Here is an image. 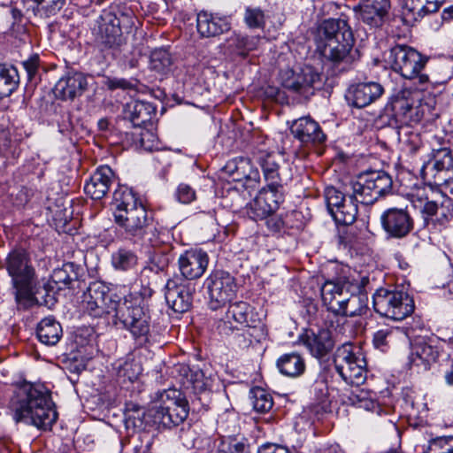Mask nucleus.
<instances>
[{"label": "nucleus", "instance_id": "obj_29", "mask_svg": "<svg viewBox=\"0 0 453 453\" xmlns=\"http://www.w3.org/2000/svg\"><path fill=\"white\" fill-rule=\"evenodd\" d=\"M433 170L434 181L436 184H446L453 180V157L449 149L440 150L434 157Z\"/></svg>", "mask_w": 453, "mask_h": 453}, {"label": "nucleus", "instance_id": "obj_27", "mask_svg": "<svg viewBox=\"0 0 453 453\" xmlns=\"http://www.w3.org/2000/svg\"><path fill=\"white\" fill-rule=\"evenodd\" d=\"M196 27L203 37H213L230 30L231 24L226 17L201 12L197 15Z\"/></svg>", "mask_w": 453, "mask_h": 453}, {"label": "nucleus", "instance_id": "obj_61", "mask_svg": "<svg viewBox=\"0 0 453 453\" xmlns=\"http://www.w3.org/2000/svg\"><path fill=\"white\" fill-rule=\"evenodd\" d=\"M39 56L33 55L27 60L22 63L23 67L25 68L28 80L32 81L36 75L39 68Z\"/></svg>", "mask_w": 453, "mask_h": 453}, {"label": "nucleus", "instance_id": "obj_11", "mask_svg": "<svg viewBox=\"0 0 453 453\" xmlns=\"http://www.w3.org/2000/svg\"><path fill=\"white\" fill-rule=\"evenodd\" d=\"M414 208L420 211L425 219L439 215L441 223L453 218V201L447 196L434 193L431 188L418 187L408 194Z\"/></svg>", "mask_w": 453, "mask_h": 453}, {"label": "nucleus", "instance_id": "obj_41", "mask_svg": "<svg viewBox=\"0 0 453 453\" xmlns=\"http://www.w3.org/2000/svg\"><path fill=\"white\" fill-rule=\"evenodd\" d=\"M171 239L172 234L170 229L167 227L155 226L153 220L151 228L146 233L144 240L142 242H138V244L148 243L154 248L163 246V250H171Z\"/></svg>", "mask_w": 453, "mask_h": 453}, {"label": "nucleus", "instance_id": "obj_30", "mask_svg": "<svg viewBox=\"0 0 453 453\" xmlns=\"http://www.w3.org/2000/svg\"><path fill=\"white\" fill-rule=\"evenodd\" d=\"M438 349L423 341H418L411 346L410 362L412 365L421 366L425 370L429 368L431 363L438 357Z\"/></svg>", "mask_w": 453, "mask_h": 453}, {"label": "nucleus", "instance_id": "obj_48", "mask_svg": "<svg viewBox=\"0 0 453 453\" xmlns=\"http://www.w3.org/2000/svg\"><path fill=\"white\" fill-rule=\"evenodd\" d=\"M250 399L253 408L257 412H268L273 406V400L271 394L259 387L251 389Z\"/></svg>", "mask_w": 453, "mask_h": 453}, {"label": "nucleus", "instance_id": "obj_37", "mask_svg": "<svg viewBox=\"0 0 453 453\" xmlns=\"http://www.w3.org/2000/svg\"><path fill=\"white\" fill-rule=\"evenodd\" d=\"M367 181L378 199L392 191L393 180L391 176L384 171H371L364 173Z\"/></svg>", "mask_w": 453, "mask_h": 453}, {"label": "nucleus", "instance_id": "obj_40", "mask_svg": "<svg viewBox=\"0 0 453 453\" xmlns=\"http://www.w3.org/2000/svg\"><path fill=\"white\" fill-rule=\"evenodd\" d=\"M349 400L357 408L364 409L367 411L380 415L382 409L375 399V393L365 390L364 388H356L350 394Z\"/></svg>", "mask_w": 453, "mask_h": 453}, {"label": "nucleus", "instance_id": "obj_12", "mask_svg": "<svg viewBox=\"0 0 453 453\" xmlns=\"http://www.w3.org/2000/svg\"><path fill=\"white\" fill-rule=\"evenodd\" d=\"M262 323L254 308L248 303H230L223 318L215 322V329L221 335H231L244 327H256Z\"/></svg>", "mask_w": 453, "mask_h": 453}, {"label": "nucleus", "instance_id": "obj_36", "mask_svg": "<svg viewBox=\"0 0 453 453\" xmlns=\"http://www.w3.org/2000/svg\"><path fill=\"white\" fill-rule=\"evenodd\" d=\"M241 330V333L234 336L233 344L242 349L249 348L253 342H261L267 334V330L263 323L256 327H244Z\"/></svg>", "mask_w": 453, "mask_h": 453}, {"label": "nucleus", "instance_id": "obj_63", "mask_svg": "<svg viewBox=\"0 0 453 453\" xmlns=\"http://www.w3.org/2000/svg\"><path fill=\"white\" fill-rule=\"evenodd\" d=\"M257 453H291L286 447L275 444H265L258 449Z\"/></svg>", "mask_w": 453, "mask_h": 453}, {"label": "nucleus", "instance_id": "obj_62", "mask_svg": "<svg viewBox=\"0 0 453 453\" xmlns=\"http://www.w3.org/2000/svg\"><path fill=\"white\" fill-rule=\"evenodd\" d=\"M203 377L204 375L201 371H196L190 374L189 381L192 384L193 389L197 393L203 392L207 388V383Z\"/></svg>", "mask_w": 453, "mask_h": 453}, {"label": "nucleus", "instance_id": "obj_59", "mask_svg": "<svg viewBox=\"0 0 453 453\" xmlns=\"http://www.w3.org/2000/svg\"><path fill=\"white\" fill-rule=\"evenodd\" d=\"M139 142L145 150H153L158 147L157 136L150 130L143 129L140 133Z\"/></svg>", "mask_w": 453, "mask_h": 453}, {"label": "nucleus", "instance_id": "obj_1", "mask_svg": "<svg viewBox=\"0 0 453 453\" xmlns=\"http://www.w3.org/2000/svg\"><path fill=\"white\" fill-rule=\"evenodd\" d=\"M154 291L149 286L134 287L121 300L117 295L100 282L89 285L83 294L82 306L92 317L101 318L114 312V323L127 330L138 347L150 342V315L146 308V301Z\"/></svg>", "mask_w": 453, "mask_h": 453}, {"label": "nucleus", "instance_id": "obj_6", "mask_svg": "<svg viewBox=\"0 0 453 453\" xmlns=\"http://www.w3.org/2000/svg\"><path fill=\"white\" fill-rule=\"evenodd\" d=\"M4 266L12 278L17 303H30L35 270L28 253L21 249L12 250L5 258Z\"/></svg>", "mask_w": 453, "mask_h": 453}, {"label": "nucleus", "instance_id": "obj_51", "mask_svg": "<svg viewBox=\"0 0 453 453\" xmlns=\"http://www.w3.org/2000/svg\"><path fill=\"white\" fill-rule=\"evenodd\" d=\"M0 153L6 157L19 155L17 140H12L10 131L3 127H0Z\"/></svg>", "mask_w": 453, "mask_h": 453}, {"label": "nucleus", "instance_id": "obj_52", "mask_svg": "<svg viewBox=\"0 0 453 453\" xmlns=\"http://www.w3.org/2000/svg\"><path fill=\"white\" fill-rule=\"evenodd\" d=\"M346 196H348L346 189L344 192L337 189L334 187H326L325 189V199L326 202V206L328 211L333 216V212L334 210L339 208L342 203L346 201Z\"/></svg>", "mask_w": 453, "mask_h": 453}, {"label": "nucleus", "instance_id": "obj_17", "mask_svg": "<svg viewBox=\"0 0 453 453\" xmlns=\"http://www.w3.org/2000/svg\"><path fill=\"white\" fill-rule=\"evenodd\" d=\"M350 283L345 280L326 281L321 287V298L327 311L340 316L349 294Z\"/></svg>", "mask_w": 453, "mask_h": 453}, {"label": "nucleus", "instance_id": "obj_5", "mask_svg": "<svg viewBox=\"0 0 453 453\" xmlns=\"http://www.w3.org/2000/svg\"><path fill=\"white\" fill-rule=\"evenodd\" d=\"M137 18L130 9L118 13L103 11L96 20V38L101 50H118L126 43L124 34L131 33Z\"/></svg>", "mask_w": 453, "mask_h": 453}, {"label": "nucleus", "instance_id": "obj_10", "mask_svg": "<svg viewBox=\"0 0 453 453\" xmlns=\"http://www.w3.org/2000/svg\"><path fill=\"white\" fill-rule=\"evenodd\" d=\"M374 311L380 316L393 319L403 320L414 311L412 297L403 290L380 288L373 296Z\"/></svg>", "mask_w": 453, "mask_h": 453}, {"label": "nucleus", "instance_id": "obj_18", "mask_svg": "<svg viewBox=\"0 0 453 453\" xmlns=\"http://www.w3.org/2000/svg\"><path fill=\"white\" fill-rule=\"evenodd\" d=\"M383 94L384 88L379 82H359L348 88L346 99L352 107L361 109L375 103Z\"/></svg>", "mask_w": 453, "mask_h": 453}, {"label": "nucleus", "instance_id": "obj_24", "mask_svg": "<svg viewBox=\"0 0 453 453\" xmlns=\"http://www.w3.org/2000/svg\"><path fill=\"white\" fill-rule=\"evenodd\" d=\"M221 175L229 181L258 182L260 180L258 171L253 169L250 161L243 157L229 160L221 169Z\"/></svg>", "mask_w": 453, "mask_h": 453}, {"label": "nucleus", "instance_id": "obj_43", "mask_svg": "<svg viewBox=\"0 0 453 453\" xmlns=\"http://www.w3.org/2000/svg\"><path fill=\"white\" fill-rule=\"evenodd\" d=\"M409 90L400 91L392 101V109L396 116L401 117L404 121L411 120L414 110V101L410 97Z\"/></svg>", "mask_w": 453, "mask_h": 453}, {"label": "nucleus", "instance_id": "obj_49", "mask_svg": "<svg viewBox=\"0 0 453 453\" xmlns=\"http://www.w3.org/2000/svg\"><path fill=\"white\" fill-rule=\"evenodd\" d=\"M219 453H250V444L245 438L228 437L220 442Z\"/></svg>", "mask_w": 453, "mask_h": 453}, {"label": "nucleus", "instance_id": "obj_2", "mask_svg": "<svg viewBox=\"0 0 453 453\" xmlns=\"http://www.w3.org/2000/svg\"><path fill=\"white\" fill-rule=\"evenodd\" d=\"M9 413L15 423L48 430L56 423L58 413L50 392L41 384L25 383L9 403Z\"/></svg>", "mask_w": 453, "mask_h": 453}, {"label": "nucleus", "instance_id": "obj_34", "mask_svg": "<svg viewBox=\"0 0 453 453\" xmlns=\"http://www.w3.org/2000/svg\"><path fill=\"white\" fill-rule=\"evenodd\" d=\"M298 94L309 96L313 94V89L321 86V73L311 65H304L298 72Z\"/></svg>", "mask_w": 453, "mask_h": 453}, {"label": "nucleus", "instance_id": "obj_33", "mask_svg": "<svg viewBox=\"0 0 453 453\" xmlns=\"http://www.w3.org/2000/svg\"><path fill=\"white\" fill-rule=\"evenodd\" d=\"M78 279V273L73 263L65 264L61 268L53 271L48 288L51 291H58L69 288L71 283Z\"/></svg>", "mask_w": 453, "mask_h": 453}, {"label": "nucleus", "instance_id": "obj_9", "mask_svg": "<svg viewBox=\"0 0 453 453\" xmlns=\"http://www.w3.org/2000/svg\"><path fill=\"white\" fill-rule=\"evenodd\" d=\"M337 373L348 384L359 386L366 379V360L359 348L351 343L338 347L334 355Z\"/></svg>", "mask_w": 453, "mask_h": 453}, {"label": "nucleus", "instance_id": "obj_45", "mask_svg": "<svg viewBox=\"0 0 453 453\" xmlns=\"http://www.w3.org/2000/svg\"><path fill=\"white\" fill-rule=\"evenodd\" d=\"M358 208L354 199L349 198L333 212V218L336 223L342 225H352L357 217Z\"/></svg>", "mask_w": 453, "mask_h": 453}, {"label": "nucleus", "instance_id": "obj_64", "mask_svg": "<svg viewBox=\"0 0 453 453\" xmlns=\"http://www.w3.org/2000/svg\"><path fill=\"white\" fill-rule=\"evenodd\" d=\"M421 5H423V12L425 15L428 13H433L438 11L441 0H420Z\"/></svg>", "mask_w": 453, "mask_h": 453}, {"label": "nucleus", "instance_id": "obj_54", "mask_svg": "<svg viewBox=\"0 0 453 453\" xmlns=\"http://www.w3.org/2000/svg\"><path fill=\"white\" fill-rule=\"evenodd\" d=\"M280 84L288 90L298 94V72L292 69L281 70L279 76Z\"/></svg>", "mask_w": 453, "mask_h": 453}, {"label": "nucleus", "instance_id": "obj_19", "mask_svg": "<svg viewBox=\"0 0 453 453\" xmlns=\"http://www.w3.org/2000/svg\"><path fill=\"white\" fill-rule=\"evenodd\" d=\"M209 264L207 253L202 250H189L178 259L180 277L188 281L203 276Z\"/></svg>", "mask_w": 453, "mask_h": 453}, {"label": "nucleus", "instance_id": "obj_32", "mask_svg": "<svg viewBox=\"0 0 453 453\" xmlns=\"http://www.w3.org/2000/svg\"><path fill=\"white\" fill-rule=\"evenodd\" d=\"M277 367L280 372L287 377L296 378L305 371V361L297 352L287 353L277 360Z\"/></svg>", "mask_w": 453, "mask_h": 453}, {"label": "nucleus", "instance_id": "obj_15", "mask_svg": "<svg viewBox=\"0 0 453 453\" xmlns=\"http://www.w3.org/2000/svg\"><path fill=\"white\" fill-rule=\"evenodd\" d=\"M191 284L179 275L169 279L165 287V298L168 306L175 312H185L192 304Z\"/></svg>", "mask_w": 453, "mask_h": 453}, {"label": "nucleus", "instance_id": "obj_8", "mask_svg": "<svg viewBox=\"0 0 453 453\" xmlns=\"http://www.w3.org/2000/svg\"><path fill=\"white\" fill-rule=\"evenodd\" d=\"M388 60L393 71L399 73L403 78L416 79L419 85L429 82L428 75L422 73L428 58L414 48L405 44H396L390 49Z\"/></svg>", "mask_w": 453, "mask_h": 453}, {"label": "nucleus", "instance_id": "obj_35", "mask_svg": "<svg viewBox=\"0 0 453 453\" xmlns=\"http://www.w3.org/2000/svg\"><path fill=\"white\" fill-rule=\"evenodd\" d=\"M280 159V157L275 153L260 152L258 163L263 170L266 183H281Z\"/></svg>", "mask_w": 453, "mask_h": 453}, {"label": "nucleus", "instance_id": "obj_31", "mask_svg": "<svg viewBox=\"0 0 453 453\" xmlns=\"http://www.w3.org/2000/svg\"><path fill=\"white\" fill-rule=\"evenodd\" d=\"M62 334L61 325L52 317L42 319L36 329L39 341L47 346L56 345L61 339Z\"/></svg>", "mask_w": 453, "mask_h": 453}, {"label": "nucleus", "instance_id": "obj_25", "mask_svg": "<svg viewBox=\"0 0 453 453\" xmlns=\"http://www.w3.org/2000/svg\"><path fill=\"white\" fill-rule=\"evenodd\" d=\"M156 112V106L145 100L133 99L124 106V118L134 127H141L150 122Z\"/></svg>", "mask_w": 453, "mask_h": 453}, {"label": "nucleus", "instance_id": "obj_28", "mask_svg": "<svg viewBox=\"0 0 453 453\" xmlns=\"http://www.w3.org/2000/svg\"><path fill=\"white\" fill-rule=\"evenodd\" d=\"M346 192L349 198L362 204H372L378 200L377 195L373 193L364 173L359 174L356 180L346 185Z\"/></svg>", "mask_w": 453, "mask_h": 453}, {"label": "nucleus", "instance_id": "obj_39", "mask_svg": "<svg viewBox=\"0 0 453 453\" xmlns=\"http://www.w3.org/2000/svg\"><path fill=\"white\" fill-rule=\"evenodd\" d=\"M66 0H23L27 10L41 17L56 15L65 4Z\"/></svg>", "mask_w": 453, "mask_h": 453}, {"label": "nucleus", "instance_id": "obj_42", "mask_svg": "<svg viewBox=\"0 0 453 453\" xmlns=\"http://www.w3.org/2000/svg\"><path fill=\"white\" fill-rule=\"evenodd\" d=\"M367 301L368 298L365 294H349L340 316L357 317L365 315L368 311Z\"/></svg>", "mask_w": 453, "mask_h": 453}, {"label": "nucleus", "instance_id": "obj_38", "mask_svg": "<svg viewBox=\"0 0 453 453\" xmlns=\"http://www.w3.org/2000/svg\"><path fill=\"white\" fill-rule=\"evenodd\" d=\"M111 264L116 271L128 272L136 268L138 257L134 250L121 247L111 253Z\"/></svg>", "mask_w": 453, "mask_h": 453}, {"label": "nucleus", "instance_id": "obj_14", "mask_svg": "<svg viewBox=\"0 0 453 453\" xmlns=\"http://www.w3.org/2000/svg\"><path fill=\"white\" fill-rule=\"evenodd\" d=\"M284 201L282 183H267L250 202L247 213L255 219H264L276 211Z\"/></svg>", "mask_w": 453, "mask_h": 453}, {"label": "nucleus", "instance_id": "obj_47", "mask_svg": "<svg viewBox=\"0 0 453 453\" xmlns=\"http://www.w3.org/2000/svg\"><path fill=\"white\" fill-rule=\"evenodd\" d=\"M18 86L16 69L0 65V99L9 96Z\"/></svg>", "mask_w": 453, "mask_h": 453}, {"label": "nucleus", "instance_id": "obj_50", "mask_svg": "<svg viewBox=\"0 0 453 453\" xmlns=\"http://www.w3.org/2000/svg\"><path fill=\"white\" fill-rule=\"evenodd\" d=\"M243 20L251 29L264 28L265 26V12L259 7L248 6L244 12Z\"/></svg>", "mask_w": 453, "mask_h": 453}, {"label": "nucleus", "instance_id": "obj_44", "mask_svg": "<svg viewBox=\"0 0 453 453\" xmlns=\"http://www.w3.org/2000/svg\"><path fill=\"white\" fill-rule=\"evenodd\" d=\"M258 40V37L234 34L227 40V44L236 54L246 57L250 51L257 48Z\"/></svg>", "mask_w": 453, "mask_h": 453}, {"label": "nucleus", "instance_id": "obj_60", "mask_svg": "<svg viewBox=\"0 0 453 453\" xmlns=\"http://www.w3.org/2000/svg\"><path fill=\"white\" fill-rule=\"evenodd\" d=\"M266 226L273 233H279L285 227H288V222L280 215L270 214L266 218Z\"/></svg>", "mask_w": 453, "mask_h": 453}, {"label": "nucleus", "instance_id": "obj_56", "mask_svg": "<svg viewBox=\"0 0 453 453\" xmlns=\"http://www.w3.org/2000/svg\"><path fill=\"white\" fill-rule=\"evenodd\" d=\"M176 199L184 204L190 203L196 198V190L187 183H180L175 191Z\"/></svg>", "mask_w": 453, "mask_h": 453}, {"label": "nucleus", "instance_id": "obj_13", "mask_svg": "<svg viewBox=\"0 0 453 453\" xmlns=\"http://www.w3.org/2000/svg\"><path fill=\"white\" fill-rule=\"evenodd\" d=\"M209 307L218 310L225 306L235 296L237 284L235 279L227 272L214 271L204 280Z\"/></svg>", "mask_w": 453, "mask_h": 453}, {"label": "nucleus", "instance_id": "obj_22", "mask_svg": "<svg viewBox=\"0 0 453 453\" xmlns=\"http://www.w3.org/2000/svg\"><path fill=\"white\" fill-rule=\"evenodd\" d=\"M290 131L303 144H321L326 135L322 131L319 124L311 117H302L296 119L290 127Z\"/></svg>", "mask_w": 453, "mask_h": 453}, {"label": "nucleus", "instance_id": "obj_20", "mask_svg": "<svg viewBox=\"0 0 453 453\" xmlns=\"http://www.w3.org/2000/svg\"><path fill=\"white\" fill-rule=\"evenodd\" d=\"M115 180L112 169L108 165H100L86 181L84 190L92 199L99 200L106 196Z\"/></svg>", "mask_w": 453, "mask_h": 453}, {"label": "nucleus", "instance_id": "obj_57", "mask_svg": "<svg viewBox=\"0 0 453 453\" xmlns=\"http://www.w3.org/2000/svg\"><path fill=\"white\" fill-rule=\"evenodd\" d=\"M170 250H163L162 251H156L151 257V269H155L157 272L164 271L167 268L170 261L171 255Z\"/></svg>", "mask_w": 453, "mask_h": 453}, {"label": "nucleus", "instance_id": "obj_26", "mask_svg": "<svg viewBox=\"0 0 453 453\" xmlns=\"http://www.w3.org/2000/svg\"><path fill=\"white\" fill-rule=\"evenodd\" d=\"M390 7L389 0H361L358 6L362 20L372 26L380 27Z\"/></svg>", "mask_w": 453, "mask_h": 453}, {"label": "nucleus", "instance_id": "obj_4", "mask_svg": "<svg viewBox=\"0 0 453 453\" xmlns=\"http://www.w3.org/2000/svg\"><path fill=\"white\" fill-rule=\"evenodd\" d=\"M319 33L320 38L325 41L322 54L326 58L334 65H349L355 60V39L346 20L326 19L321 24Z\"/></svg>", "mask_w": 453, "mask_h": 453}, {"label": "nucleus", "instance_id": "obj_55", "mask_svg": "<svg viewBox=\"0 0 453 453\" xmlns=\"http://www.w3.org/2000/svg\"><path fill=\"white\" fill-rule=\"evenodd\" d=\"M423 7L420 0H404L403 13L407 18L418 20L425 16Z\"/></svg>", "mask_w": 453, "mask_h": 453}, {"label": "nucleus", "instance_id": "obj_46", "mask_svg": "<svg viewBox=\"0 0 453 453\" xmlns=\"http://www.w3.org/2000/svg\"><path fill=\"white\" fill-rule=\"evenodd\" d=\"M172 65V57L167 50L157 49L151 52L150 67L152 71L165 75L171 72Z\"/></svg>", "mask_w": 453, "mask_h": 453}, {"label": "nucleus", "instance_id": "obj_16", "mask_svg": "<svg viewBox=\"0 0 453 453\" xmlns=\"http://www.w3.org/2000/svg\"><path fill=\"white\" fill-rule=\"evenodd\" d=\"M382 228L391 238L401 239L413 229L414 222L407 210L389 208L380 216Z\"/></svg>", "mask_w": 453, "mask_h": 453}, {"label": "nucleus", "instance_id": "obj_7", "mask_svg": "<svg viewBox=\"0 0 453 453\" xmlns=\"http://www.w3.org/2000/svg\"><path fill=\"white\" fill-rule=\"evenodd\" d=\"M150 411L155 424L170 428L186 419L188 415V404L179 390L169 388L159 393L157 401Z\"/></svg>", "mask_w": 453, "mask_h": 453}, {"label": "nucleus", "instance_id": "obj_58", "mask_svg": "<svg viewBox=\"0 0 453 453\" xmlns=\"http://www.w3.org/2000/svg\"><path fill=\"white\" fill-rule=\"evenodd\" d=\"M119 372V376H123L128 380L134 381L142 373V367L138 363L134 361L125 362Z\"/></svg>", "mask_w": 453, "mask_h": 453}, {"label": "nucleus", "instance_id": "obj_53", "mask_svg": "<svg viewBox=\"0 0 453 453\" xmlns=\"http://www.w3.org/2000/svg\"><path fill=\"white\" fill-rule=\"evenodd\" d=\"M397 333V329L388 327L378 330L373 334L374 347L381 351H386L389 344L395 340V335Z\"/></svg>", "mask_w": 453, "mask_h": 453}, {"label": "nucleus", "instance_id": "obj_3", "mask_svg": "<svg viewBox=\"0 0 453 453\" xmlns=\"http://www.w3.org/2000/svg\"><path fill=\"white\" fill-rule=\"evenodd\" d=\"M112 206L114 220L126 237L133 243L142 242L153 221L142 200L132 188L119 185L113 192Z\"/></svg>", "mask_w": 453, "mask_h": 453}, {"label": "nucleus", "instance_id": "obj_23", "mask_svg": "<svg viewBox=\"0 0 453 453\" xmlns=\"http://www.w3.org/2000/svg\"><path fill=\"white\" fill-rule=\"evenodd\" d=\"M301 341L317 358L326 357L334 348L331 332L326 328H320L317 332L308 330L301 336Z\"/></svg>", "mask_w": 453, "mask_h": 453}, {"label": "nucleus", "instance_id": "obj_21", "mask_svg": "<svg viewBox=\"0 0 453 453\" xmlns=\"http://www.w3.org/2000/svg\"><path fill=\"white\" fill-rule=\"evenodd\" d=\"M88 88L86 76L78 72H68L61 77L54 87L57 97L62 100H73L81 96Z\"/></svg>", "mask_w": 453, "mask_h": 453}]
</instances>
